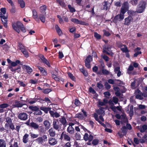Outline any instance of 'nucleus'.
Wrapping results in <instances>:
<instances>
[{
  "label": "nucleus",
  "instance_id": "4468645a",
  "mask_svg": "<svg viewBox=\"0 0 147 147\" xmlns=\"http://www.w3.org/2000/svg\"><path fill=\"white\" fill-rule=\"evenodd\" d=\"M93 138V136L91 135L89 136L87 133H85L84 136V139L86 141L90 140L92 141Z\"/></svg>",
  "mask_w": 147,
  "mask_h": 147
},
{
  "label": "nucleus",
  "instance_id": "0e129e2a",
  "mask_svg": "<svg viewBox=\"0 0 147 147\" xmlns=\"http://www.w3.org/2000/svg\"><path fill=\"white\" fill-rule=\"evenodd\" d=\"M129 113L130 114L133 115L134 113V111H133V106L132 105H131L130 107V110L129 112Z\"/></svg>",
  "mask_w": 147,
  "mask_h": 147
},
{
  "label": "nucleus",
  "instance_id": "4d7b16f0",
  "mask_svg": "<svg viewBox=\"0 0 147 147\" xmlns=\"http://www.w3.org/2000/svg\"><path fill=\"white\" fill-rule=\"evenodd\" d=\"M101 57L106 61H109V58L107 56L105 55H102Z\"/></svg>",
  "mask_w": 147,
  "mask_h": 147
},
{
  "label": "nucleus",
  "instance_id": "412c9836",
  "mask_svg": "<svg viewBox=\"0 0 147 147\" xmlns=\"http://www.w3.org/2000/svg\"><path fill=\"white\" fill-rule=\"evenodd\" d=\"M32 16L36 21H37L38 20V15H37V12L35 9H33L32 10Z\"/></svg>",
  "mask_w": 147,
  "mask_h": 147
},
{
  "label": "nucleus",
  "instance_id": "5701e85b",
  "mask_svg": "<svg viewBox=\"0 0 147 147\" xmlns=\"http://www.w3.org/2000/svg\"><path fill=\"white\" fill-rule=\"evenodd\" d=\"M74 129L71 126H69L67 129V131L70 134H72L74 133Z\"/></svg>",
  "mask_w": 147,
  "mask_h": 147
},
{
  "label": "nucleus",
  "instance_id": "338daca9",
  "mask_svg": "<svg viewBox=\"0 0 147 147\" xmlns=\"http://www.w3.org/2000/svg\"><path fill=\"white\" fill-rule=\"evenodd\" d=\"M18 83H19V84L21 86H23V87H25L26 86V85L22 81H19L18 82Z\"/></svg>",
  "mask_w": 147,
  "mask_h": 147
},
{
  "label": "nucleus",
  "instance_id": "20e7f679",
  "mask_svg": "<svg viewBox=\"0 0 147 147\" xmlns=\"http://www.w3.org/2000/svg\"><path fill=\"white\" fill-rule=\"evenodd\" d=\"M125 12L120 10V13L116 15L114 18L113 21L117 23L118 21H120L123 20L124 18V14Z\"/></svg>",
  "mask_w": 147,
  "mask_h": 147
},
{
  "label": "nucleus",
  "instance_id": "5fc2aeb1",
  "mask_svg": "<svg viewBox=\"0 0 147 147\" xmlns=\"http://www.w3.org/2000/svg\"><path fill=\"white\" fill-rule=\"evenodd\" d=\"M5 14H3L2 12H0V17L1 18H3V19H4L5 18H7V16L5 15Z\"/></svg>",
  "mask_w": 147,
  "mask_h": 147
},
{
  "label": "nucleus",
  "instance_id": "a18cd8bd",
  "mask_svg": "<svg viewBox=\"0 0 147 147\" xmlns=\"http://www.w3.org/2000/svg\"><path fill=\"white\" fill-rule=\"evenodd\" d=\"M136 11L132 10H130L128 11V13L130 16H133L136 14Z\"/></svg>",
  "mask_w": 147,
  "mask_h": 147
},
{
  "label": "nucleus",
  "instance_id": "79ce46f5",
  "mask_svg": "<svg viewBox=\"0 0 147 147\" xmlns=\"http://www.w3.org/2000/svg\"><path fill=\"white\" fill-rule=\"evenodd\" d=\"M99 142V140L97 139H94L92 142V144L94 146L97 145Z\"/></svg>",
  "mask_w": 147,
  "mask_h": 147
},
{
  "label": "nucleus",
  "instance_id": "2f4dec72",
  "mask_svg": "<svg viewBox=\"0 0 147 147\" xmlns=\"http://www.w3.org/2000/svg\"><path fill=\"white\" fill-rule=\"evenodd\" d=\"M140 48L138 47L135 50V51L136 52V53L134 54V56L135 57H137L138 55L141 53V51H139L140 50Z\"/></svg>",
  "mask_w": 147,
  "mask_h": 147
},
{
  "label": "nucleus",
  "instance_id": "423d86ee",
  "mask_svg": "<svg viewBox=\"0 0 147 147\" xmlns=\"http://www.w3.org/2000/svg\"><path fill=\"white\" fill-rule=\"evenodd\" d=\"M82 112L83 114L81 113L76 114L75 115L76 117L81 120L85 119L86 117L87 116V113L84 109H82Z\"/></svg>",
  "mask_w": 147,
  "mask_h": 147
},
{
  "label": "nucleus",
  "instance_id": "f257e3e1",
  "mask_svg": "<svg viewBox=\"0 0 147 147\" xmlns=\"http://www.w3.org/2000/svg\"><path fill=\"white\" fill-rule=\"evenodd\" d=\"M12 26L13 29L18 33H20V30L23 32H25L26 30L23 24L19 21L13 23Z\"/></svg>",
  "mask_w": 147,
  "mask_h": 147
},
{
  "label": "nucleus",
  "instance_id": "7ed1b4c3",
  "mask_svg": "<svg viewBox=\"0 0 147 147\" xmlns=\"http://www.w3.org/2000/svg\"><path fill=\"white\" fill-rule=\"evenodd\" d=\"M146 3L144 1H141L138 6L136 11L138 13L143 12L145 9Z\"/></svg>",
  "mask_w": 147,
  "mask_h": 147
},
{
  "label": "nucleus",
  "instance_id": "4be33fe9",
  "mask_svg": "<svg viewBox=\"0 0 147 147\" xmlns=\"http://www.w3.org/2000/svg\"><path fill=\"white\" fill-rule=\"evenodd\" d=\"M138 128L141 132H143L147 129V125H144L142 126L139 127Z\"/></svg>",
  "mask_w": 147,
  "mask_h": 147
},
{
  "label": "nucleus",
  "instance_id": "ddd939ff",
  "mask_svg": "<svg viewBox=\"0 0 147 147\" xmlns=\"http://www.w3.org/2000/svg\"><path fill=\"white\" fill-rule=\"evenodd\" d=\"M40 58L41 59L43 63L46 65H47L48 67H49L50 66V65L48 61V60L44 56L42 55H40L39 56Z\"/></svg>",
  "mask_w": 147,
  "mask_h": 147
},
{
  "label": "nucleus",
  "instance_id": "aec40b11",
  "mask_svg": "<svg viewBox=\"0 0 147 147\" xmlns=\"http://www.w3.org/2000/svg\"><path fill=\"white\" fill-rule=\"evenodd\" d=\"M22 68L23 69H26L27 72L28 73H30L32 71V70L30 67L26 65H23L22 66Z\"/></svg>",
  "mask_w": 147,
  "mask_h": 147
},
{
  "label": "nucleus",
  "instance_id": "3c124183",
  "mask_svg": "<svg viewBox=\"0 0 147 147\" xmlns=\"http://www.w3.org/2000/svg\"><path fill=\"white\" fill-rule=\"evenodd\" d=\"M68 76L69 77L73 80L75 81V77L73 76V75L70 72L67 73Z\"/></svg>",
  "mask_w": 147,
  "mask_h": 147
},
{
  "label": "nucleus",
  "instance_id": "f8f14e48",
  "mask_svg": "<svg viewBox=\"0 0 147 147\" xmlns=\"http://www.w3.org/2000/svg\"><path fill=\"white\" fill-rule=\"evenodd\" d=\"M18 118L21 120H26L28 118V115L24 113H20L19 115Z\"/></svg>",
  "mask_w": 147,
  "mask_h": 147
},
{
  "label": "nucleus",
  "instance_id": "a19ab883",
  "mask_svg": "<svg viewBox=\"0 0 147 147\" xmlns=\"http://www.w3.org/2000/svg\"><path fill=\"white\" fill-rule=\"evenodd\" d=\"M7 18H5L4 19H3L2 18H1L2 23L3 24L4 26L5 27H7Z\"/></svg>",
  "mask_w": 147,
  "mask_h": 147
},
{
  "label": "nucleus",
  "instance_id": "473e14b6",
  "mask_svg": "<svg viewBox=\"0 0 147 147\" xmlns=\"http://www.w3.org/2000/svg\"><path fill=\"white\" fill-rule=\"evenodd\" d=\"M40 110L44 111L45 113H47L49 111H50L51 108L49 107H40Z\"/></svg>",
  "mask_w": 147,
  "mask_h": 147
},
{
  "label": "nucleus",
  "instance_id": "0eeeda50",
  "mask_svg": "<svg viewBox=\"0 0 147 147\" xmlns=\"http://www.w3.org/2000/svg\"><path fill=\"white\" fill-rule=\"evenodd\" d=\"M60 139L61 140H64L68 142L70 141L71 140L70 137L64 131L62 133Z\"/></svg>",
  "mask_w": 147,
  "mask_h": 147
},
{
  "label": "nucleus",
  "instance_id": "e2e57ef3",
  "mask_svg": "<svg viewBox=\"0 0 147 147\" xmlns=\"http://www.w3.org/2000/svg\"><path fill=\"white\" fill-rule=\"evenodd\" d=\"M8 106V105L7 104H3L0 105V107L1 108H4L7 107Z\"/></svg>",
  "mask_w": 147,
  "mask_h": 147
},
{
  "label": "nucleus",
  "instance_id": "c756f323",
  "mask_svg": "<svg viewBox=\"0 0 147 147\" xmlns=\"http://www.w3.org/2000/svg\"><path fill=\"white\" fill-rule=\"evenodd\" d=\"M30 127L35 129H38L39 127L38 125L36 123L34 122L30 123Z\"/></svg>",
  "mask_w": 147,
  "mask_h": 147
},
{
  "label": "nucleus",
  "instance_id": "de8ad7c7",
  "mask_svg": "<svg viewBox=\"0 0 147 147\" xmlns=\"http://www.w3.org/2000/svg\"><path fill=\"white\" fill-rule=\"evenodd\" d=\"M92 60V59L91 56L90 55H89L86 59L85 62L87 61V62L90 63V62Z\"/></svg>",
  "mask_w": 147,
  "mask_h": 147
},
{
  "label": "nucleus",
  "instance_id": "f03ea898",
  "mask_svg": "<svg viewBox=\"0 0 147 147\" xmlns=\"http://www.w3.org/2000/svg\"><path fill=\"white\" fill-rule=\"evenodd\" d=\"M6 122V123L5 125V128L6 129H8L9 127L12 130H13L15 127L13 124L12 123L11 119L9 117H7L5 118Z\"/></svg>",
  "mask_w": 147,
  "mask_h": 147
},
{
  "label": "nucleus",
  "instance_id": "c03bdc74",
  "mask_svg": "<svg viewBox=\"0 0 147 147\" xmlns=\"http://www.w3.org/2000/svg\"><path fill=\"white\" fill-rule=\"evenodd\" d=\"M134 67L132 65H130L127 69V73L129 74L131 73V71L134 69Z\"/></svg>",
  "mask_w": 147,
  "mask_h": 147
},
{
  "label": "nucleus",
  "instance_id": "69168bd1",
  "mask_svg": "<svg viewBox=\"0 0 147 147\" xmlns=\"http://www.w3.org/2000/svg\"><path fill=\"white\" fill-rule=\"evenodd\" d=\"M112 100L113 101L115 104H117L118 102V99L116 97H113Z\"/></svg>",
  "mask_w": 147,
  "mask_h": 147
},
{
  "label": "nucleus",
  "instance_id": "9b49d317",
  "mask_svg": "<svg viewBox=\"0 0 147 147\" xmlns=\"http://www.w3.org/2000/svg\"><path fill=\"white\" fill-rule=\"evenodd\" d=\"M46 15V13L38 14V19H40L42 23H45V21Z\"/></svg>",
  "mask_w": 147,
  "mask_h": 147
},
{
  "label": "nucleus",
  "instance_id": "a211bd4d",
  "mask_svg": "<svg viewBox=\"0 0 147 147\" xmlns=\"http://www.w3.org/2000/svg\"><path fill=\"white\" fill-rule=\"evenodd\" d=\"M29 134H26L23 136L22 141L25 144L27 143L29 141Z\"/></svg>",
  "mask_w": 147,
  "mask_h": 147
},
{
  "label": "nucleus",
  "instance_id": "603ef678",
  "mask_svg": "<svg viewBox=\"0 0 147 147\" xmlns=\"http://www.w3.org/2000/svg\"><path fill=\"white\" fill-rule=\"evenodd\" d=\"M51 91V90L50 88H47L44 90L43 92L44 93L46 94H47Z\"/></svg>",
  "mask_w": 147,
  "mask_h": 147
},
{
  "label": "nucleus",
  "instance_id": "58836bf2",
  "mask_svg": "<svg viewBox=\"0 0 147 147\" xmlns=\"http://www.w3.org/2000/svg\"><path fill=\"white\" fill-rule=\"evenodd\" d=\"M121 132L123 134V135H125L127 133L126 127L125 126H123L122 128L121 129Z\"/></svg>",
  "mask_w": 147,
  "mask_h": 147
},
{
  "label": "nucleus",
  "instance_id": "4c0bfd02",
  "mask_svg": "<svg viewBox=\"0 0 147 147\" xmlns=\"http://www.w3.org/2000/svg\"><path fill=\"white\" fill-rule=\"evenodd\" d=\"M97 113L100 115H104L105 114V111L101 109H98L97 111Z\"/></svg>",
  "mask_w": 147,
  "mask_h": 147
},
{
  "label": "nucleus",
  "instance_id": "49530a36",
  "mask_svg": "<svg viewBox=\"0 0 147 147\" xmlns=\"http://www.w3.org/2000/svg\"><path fill=\"white\" fill-rule=\"evenodd\" d=\"M121 50L123 52L126 53L128 52L127 48L125 45H124L123 47H121Z\"/></svg>",
  "mask_w": 147,
  "mask_h": 147
},
{
  "label": "nucleus",
  "instance_id": "a878e982",
  "mask_svg": "<svg viewBox=\"0 0 147 147\" xmlns=\"http://www.w3.org/2000/svg\"><path fill=\"white\" fill-rule=\"evenodd\" d=\"M55 27L58 34L59 36L61 35L62 34V32L58 26L57 25H56Z\"/></svg>",
  "mask_w": 147,
  "mask_h": 147
},
{
  "label": "nucleus",
  "instance_id": "864d4df0",
  "mask_svg": "<svg viewBox=\"0 0 147 147\" xmlns=\"http://www.w3.org/2000/svg\"><path fill=\"white\" fill-rule=\"evenodd\" d=\"M42 111L39 109L37 110V111L34 112V115H41L42 114Z\"/></svg>",
  "mask_w": 147,
  "mask_h": 147
},
{
  "label": "nucleus",
  "instance_id": "c85d7f7f",
  "mask_svg": "<svg viewBox=\"0 0 147 147\" xmlns=\"http://www.w3.org/2000/svg\"><path fill=\"white\" fill-rule=\"evenodd\" d=\"M37 67L43 75H47V73L43 68L39 66H38Z\"/></svg>",
  "mask_w": 147,
  "mask_h": 147
},
{
  "label": "nucleus",
  "instance_id": "bb28decb",
  "mask_svg": "<svg viewBox=\"0 0 147 147\" xmlns=\"http://www.w3.org/2000/svg\"><path fill=\"white\" fill-rule=\"evenodd\" d=\"M103 9L107 10L109 8L110 5V3L108 1H105L103 3Z\"/></svg>",
  "mask_w": 147,
  "mask_h": 147
},
{
  "label": "nucleus",
  "instance_id": "b1692460",
  "mask_svg": "<svg viewBox=\"0 0 147 147\" xmlns=\"http://www.w3.org/2000/svg\"><path fill=\"white\" fill-rule=\"evenodd\" d=\"M140 142L141 143H144L147 141V133L145 134L142 138L139 140Z\"/></svg>",
  "mask_w": 147,
  "mask_h": 147
},
{
  "label": "nucleus",
  "instance_id": "680f3d73",
  "mask_svg": "<svg viewBox=\"0 0 147 147\" xmlns=\"http://www.w3.org/2000/svg\"><path fill=\"white\" fill-rule=\"evenodd\" d=\"M68 6L70 11L71 12H73L75 11V9L73 7H72L71 5H68Z\"/></svg>",
  "mask_w": 147,
  "mask_h": 147
},
{
  "label": "nucleus",
  "instance_id": "393cba45",
  "mask_svg": "<svg viewBox=\"0 0 147 147\" xmlns=\"http://www.w3.org/2000/svg\"><path fill=\"white\" fill-rule=\"evenodd\" d=\"M120 119H121V122L122 123H125L127 122V119L125 114H123L121 115Z\"/></svg>",
  "mask_w": 147,
  "mask_h": 147
},
{
  "label": "nucleus",
  "instance_id": "6ab92c4d",
  "mask_svg": "<svg viewBox=\"0 0 147 147\" xmlns=\"http://www.w3.org/2000/svg\"><path fill=\"white\" fill-rule=\"evenodd\" d=\"M94 117L95 119L97 121H98L101 125L102 126L105 127V125L102 122L100 121L98 117V115L96 113H94Z\"/></svg>",
  "mask_w": 147,
  "mask_h": 147
},
{
  "label": "nucleus",
  "instance_id": "13d9d810",
  "mask_svg": "<svg viewBox=\"0 0 147 147\" xmlns=\"http://www.w3.org/2000/svg\"><path fill=\"white\" fill-rule=\"evenodd\" d=\"M102 73L104 74H105V75H108L109 73V72L108 70H107L106 69H102Z\"/></svg>",
  "mask_w": 147,
  "mask_h": 147
},
{
  "label": "nucleus",
  "instance_id": "6e6d98bb",
  "mask_svg": "<svg viewBox=\"0 0 147 147\" xmlns=\"http://www.w3.org/2000/svg\"><path fill=\"white\" fill-rule=\"evenodd\" d=\"M75 137L77 140H80L81 139V136L80 134L78 133L76 134Z\"/></svg>",
  "mask_w": 147,
  "mask_h": 147
},
{
  "label": "nucleus",
  "instance_id": "8fccbe9b",
  "mask_svg": "<svg viewBox=\"0 0 147 147\" xmlns=\"http://www.w3.org/2000/svg\"><path fill=\"white\" fill-rule=\"evenodd\" d=\"M24 54L25 57H29V54L26 50L25 49V50H23L22 52Z\"/></svg>",
  "mask_w": 147,
  "mask_h": 147
},
{
  "label": "nucleus",
  "instance_id": "dca6fc26",
  "mask_svg": "<svg viewBox=\"0 0 147 147\" xmlns=\"http://www.w3.org/2000/svg\"><path fill=\"white\" fill-rule=\"evenodd\" d=\"M49 143L50 145L53 146L57 144V141L55 138H50L49 140Z\"/></svg>",
  "mask_w": 147,
  "mask_h": 147
},
{
  "label": "nucleus",
  "instance_id": "09e8293b",
  "mask_svg": "<svg viewBox=\"0 0 147 147\" xmlns=\"http://www.w3.org/2000/svg\"><path fill=\"white\" fill-rule=\"evenodd\" d=\"M30 134L31 137L33 138H36L38 136V134H35L32 132H30Z\"/></svg>",
  "mask_w": 147,
  "mask_h": 147
},
{
  "label": "nucleus",
  "instance_id": "f704fd0d",
  "mask_svg": "<svg viewBox=\"0 0 147 147\" xmlns=\"http://www.w3.org/2000/svg\"><path fill=\"white\" fill-rule=\"evenodd\" d=\"M6 143L5 141L3 139H0V147H6Z\"/></svg>",
  "mask_w": 147,
  "mask_h": 147
},
{
  "label": "nucleus",
  "instance_id": "39448f33",
  "mask_svg": "<svg viewBox=\"0 0 147 147\" xmlns=\"http://www.w3.org/2000/svg\"><path fill=\"white\" fill-rule=\"evenodd\" d=\"M53 128L56 130H57L59 131L61 130V124H59V122L57 119H53Z\"/></svg>",
  "mask_w": 147,
  "mask_h": 147
},
{
  "label": "nucleus",
  "instance_id": "7c9ffc66",
  "mask_svg": "<svg viewBox=\"0 0 147 147\" xmlns=\"http://www.w3.org/2000/svg\"><path fill=\"white\" fill-rule=\"evenodd\" d=\"M44 124L46 129H48L50 127V124L48 120H45L44 122Z\"/></svg>",
  "mask_w": 147,
  "mask_h": 147
},
{
  "label": "nucleus",
  "instance_id": "774afa93",
  "mask_svg": "<svg viewBox=\"0 0 147 147\" xmlns=\"http://www.w3.org/2000/svg\"><path fill=\"white\" fill-rule=\"evenodd\" d=\"M10 147H19L18 145L17 142H15L13 145H11Z\"/></svg>",
  "mask_w": 147,
  "mask_h": 147
},
{
  "label": "nucleus",
  "instance_id": "9d476101",
  "mask_svg": "<svg viewBox=\"0 0 147 147\" xmlns=\"http://www.w3.org/2000/svg\"><path fill=\"white\" fill-rule=\"evenodd\" d=\"M128 5L129 4L126 1L124 2L122 6L121 10L123 11H124L126 13L128 9Z\"/></svg>",
  "mask_w": 147,
  "mask_h": 147
},
{
  "label": "nucleus",
  "instance_id": "052dcab7",
  "mask_svg": "<svg viewBox=\"0 0 147 147\" xmlns=\"http://www.w3.org/2000/svg\"><path fill=\"white\" fill-rule=\"evenodd\" d=\"M138 0H131V3L133 5H136L138 3Z\"/></svg>",
  "mask_w": 147,
  "mask_h": 147
},
{
  "label": "nucleus",
  "instance_id": "f3484780",
  "mask_svg": "<svg viewBox=\"0 0 147 147\" xmlns=\"http://www.w3.org/2000/svg\"><path fill=\"white\" fill-rule=\"evenodd\" d=\"M48 133L50 136L52 137H54L56 134L55 129L51 128L48 130Z\"/></svg>",
  "mask_w": 147,
  "mask_h": 147
},
{
  "label": "nucleus",
  "instance_id": "37998d69",
  "mask_svg": "<svg viewBox=\"0 0 147 147\" xmlns=\"http://www.w3.org/2000/svg\"><path fill=\"white\" fill-rule=\"evenodd\" d=\"M29 108L32 111H34V112H35L36 111H37V110L39 109V108L36 106H30L29 107Z\"/></svg>",
  "mask_w": 147,
  "mask_h": 147
},
{
  "label": "nucleus",
  "instance_id": "2eb2a0df",
  "mask_svg": "<svg viewBox=\"0 0 147 147\" xmlns=\"http://www.w3.org/2000/svg\"><path fill=\"white\" fill-rule=\"evenodd\" d=\"M71 21L77 24L83 25H84L85 23L84 22L79 20L78 19L76 18H72L71 19Z\"/></svg>",
  "mask_w": 147,
  "mask_h": 147
},
{
  "label": "nucleus",
  "instance_id": "c9c22d12",
  "mask_svg": "<svg viewBox=\"0 0 147 147\" xmlns=\"http://www.w3.org/2000/svg\"><path fill=\"white\" fill-rule=\"evenodd\" d=\"M18 46L21 52L23 51V50H25V47L21 43L19 42Z\"/></svg>",
  "mask_w": 147,
  "mask_h": 147
},
{
  "label": "nucleus",
  "instance_id": "1a4fd4ad",
  "mask_svg": "<svg viewBox=\"0 0 147 147\" xmlns=\"http://www.w3.org/2000/svg\"><path fill=\"white\" fill-rule=\"evenodd\" d=\"M136 98L142 100L143 99V94L139 90H137L136 92Z\"/></svg>",
  "mask_w": 147,
  "mask_h": 147
},
{
  "label": "nucleus",
  "instance_id": "cd10ccee",
  "mask_svg": "<svg viewBox=\"0 0 147 147\" xmlns=\"http://www.w3.org/2000/svg\"><path fill=\"white\" fill-rule=\"evenodd\" d=\"M47 9V7L45 5H43L41 6L40 8V13H46L45 11Z\"/></svg>",
  "mask_w": 147,
  "mask_h": 147
},
{
  "label": "nucleus",
  "instance_id": "ea45409f",
  "mask_svg": "<svg viewBox=\"0 0 147 147\" xmlns=\"http://www.w3.org/2000/svg\"><path fill=\"white\" fill-rule=\"evenodd\" d=\"M18 2L22 8H24L25 7V3L22 0H18Z\"/></svg>",
  "mask_w": 147,
  "mask_h": 147
},
{
  "label": "nucleus",
  "instance_id": "e433bc0d",
  "mask_svg": "<svg viewBox=\"0 0 147 147\" xmlns=\"http://www.w3.org/2000/svg\"><path fill=\"white\" fill-rule=\"evenodd\" d=\"M59 121L63 125H65L67 122L66 119L64 117H62L61 118H59Z\"/></svg>",
  "mask_w": 147,
  "mask_h": 147
},
{
  "label": "nucleus",
  "instance_id": "bf43d9fd",
  "mask_svg": "<svg viewBox=\"0 0 147 147\" xmlns=\"http://www.w3.org/2000/svg\"><path fill=\"white\" fill-rule=\"evenodd\" d=\"M94 36L95 38L98 39H99L101 38V36L96 32L94 33Z\"/></svg>",
  "mask_w": 147,
  "mask_h": 147
},
{
  "label": "nucleus",
  "instance_id": "72a5a7b5",
  "mask_svg": "<svg viewBox=\"0 0 147 147\" xmlns=\"http://www.w3.org/2000/svg\"><path fill=\"white\" fill-rule=\"evenodd\" d=\"M36 142L39 144H42L44 142L42 137H38L35 140Z\"/></svg>",
  "mask_w": 147,
  "mask_h": 147
},
{
  "label": "nucleus",
  "instance_id": "6e6552de",
  "mask_svg": "<svg viewBox=\"0 0 147 147\" xmlns=\"http://www.w3.org/2000/svg\"><path fill=\"white\" fill-rule=\"evenodd\" d=\"M133 20V18L131 16H129L125 19L124 24L126 25H129L130 24L131 22H132Z\"/></svg>",
  "mask_w": 147,
  "mask_h": 147
}]
</instances>
